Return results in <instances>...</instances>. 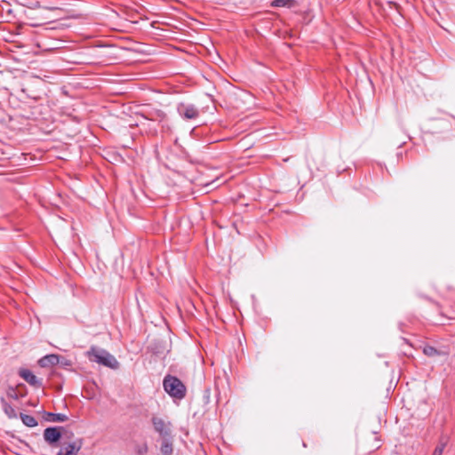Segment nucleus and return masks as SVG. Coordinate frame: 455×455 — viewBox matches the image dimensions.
Masks as SVG:
<instances>
[{
    "mask_svg": "<svg viewBox=\"0 0 455 455\" xmlns=\"http://www.w3.org/2000/svg\"><path fill=\"white\" fill-rule=\"evenodd\" d=\"M86 355L90 361L111 369H117L119 366V363L115 356L105 349L92 347L90 350L86 352Z\"/></svg>",
    "mask_w": 455,
    "mask_h": 455,
    "instance_id": "nucleus-1",
    "label": "nucleus"
},
{
    "mask_svg": "<svg viewBox=\"0 0 455 455\" xmlns=\"http://www.w3.org/2000/svg\"><path fill=\"white\" fill-rule=\"evenodd\" d=\"M163 385L166 393L174 398L182 399L186 395V387L177 377L166 376Z\"/></svg>",
    "mask_w": 455,
    "mask_h": 455,
    "instance_id": "nucleus-2",
    "label": "nucleus"
},
{
    "mask_svg": "<svg viewBox=\"0 0 455 455\" xmlns=\"http://www.w3.org/2000/svg\"><path fill=\"white\" fill-rule=\"evenodd\" d=\"M142 120L140 121L139 125L144 127L147 132L151 134L156 133V129L155 127H151V122H159L161 123L166 118L165 113L161 109H154L148 113V117L141 116Z\"/></svg>",
    "mask_w": 455,
    "mask_h": 455,
    "instance_id": "nucleus-3",
    "label": "nucleus"
},
{
    "mask_svg": "<svg viewBox=\"0 0 455 455\" xmlns=\"http://www.w3.org/2000/svg\"><path fill=\"white\" fill-rule=\"evenodd\" d=\"M152 424L156 432L159 434L162 438L170 437L172 435V423L170 421H165L162 418L153 417Z\"/></svg>",
    "mask_w": 455,
    "mask_h": 455,
    "instance_id": "nucleus-4",
    "label": "nucleus"
},
{
    "mask_svg": "<svg viewBox=\"0 0 455 455\" xmlns=\"http://www.w3.org/2000/svg\"><path fill=\"white\" fill-rule=\"evenodd\" d=\"M178 113L185 119L192 120L199 116V110L194 105L180 103L178 106Z\"/></svg>",
    "mask_w": 455,
    "mask_h": 455,
    "instance_id": "nucleus-5",
    "label": "nucleus"
},
{
    "mask_svg": "<svg viewBox=\"0 0 455 455\" xmlns=\"http://www.w3.org/2000/svg\"><path fill=\"white\" fill-rule=\"evenodd\" d=\"M19 375L34 387H40L42 386V381L28 369H20Z\"/></svg>",
    "mask_w": 455,
    "mask_h": 455,
    "instance_id": "nucleus-6",
    "label": "nucleus"
},
{
    "mask_svg": "<svg viewBox=\"0 0 455 455\" xmlns=\"http://www.w3.org/2000/svg\"><path fill=\"white\" fill-rule=\"evenodd\" d=\"M61 436L60 431L59 427H47L44 431V438L50 444H53L57 443Z\"/></svg>",
    "mask_w": 455,
    "mask_h": 455,
    "instance_id": "nucleus-7",
    "label": "nucleus"
},
{
    "mask_svg": "<svg viewBox=\"0 0 455 455\" xmlns=\"http://www.w3.org/2000/svg\"><path fill=\"white\" fill-rule=\"evenodd\" d=\"M80 449L81 443H70L68 445L63 446L58 452V455H77Z\"/></svg>",
    "mask_w": 455,
    "mask_h": 455,
    "instance_id": "nucleus-8",
    "label": "nucleus"
},
{
    "mask_svg": "<svg viewBox=\"0 0 455 455\" xmlns=\"http://www.w3.org/2000/svg\"><path fill=\"white\" fill-rule=\"evenodd\" d=\"M59 362H60L59 355L52 354V355H44V357H42L39 360V364L41 367H48L51 365H56L59 363Z\"/></svg>",
    "mask_w": 455,
    "mask_h": 455,
    "instance_id": "nucleus-9",
    "label": "nucleus"
},
{
    "mask_svg": "<svg viewBox=\"0 0 455 455\" xmlns=\"http://www.w3.org/2000/svg\"><path fill=\"white\" fill-rule=\"evenodd\" d=\"M161 452L163 455H171L172 453V435L170 437L162 438Z\"/></svg>",
    "mask_w": 455,
    "mask_h": 455,
    "instance_id": "nucleus-10",
    "label": "nucleus"
},
{
    "mask_svg": "<svg viewBox=\"0 0 455 455\" xmlns=\"http://www.w3.org/2000/svg\"><path fill=\"white\" fill-rule=\"evenodd\" d=\"M296 5L295 0H274L271 3L273 7H287L291 8Z\"/></svg>",
    "mask_w": 455,
    "mask_h": 455,
    "instance_id": "nucleus-11",
    "label": "nucleus"
},
{
    "mask_svg": "<svg viewBox=\"0 0 455 455\" xmlns=\"http://www.w3.org/2000/svg\"><path fill=\"white\" fill-rule=\"evenodd\" d=\"M20 419H21V421L22 423L27 426V427H36L38 422L37 420L35 419V417L31 416V415H28V414H23L21 413L20 414Z\"/></svg>",
    "mask_w": 455,
    "mask_h": 455,
    "instance_id": "nucleus-12",
    "label": "nucleus"
},
{
    "mask_svg": "<svg viewBox=\"0 0 455 455\" xmlns=\"http://www.w3.org/2000/svg\"><path fill=\"white\" fill-rule=\"evenodd\" d=\"M3 411L10 419H14L17 417V412L14 407H12L10 403L5 401H3Z\"/></svg>",
    "mask_w": 455,
    "mask_h": 455,
    "instance_id": "nucleus-13",
    "label": "nucleus"
},
{
    "mask_svg": "<svg viewBox=\"0 0 455 455\" xmlns=\"http://www.w3.org/2000/svg\"><path fill=\"white\" fill-rule=\"evenodd\" d=\"M50 417L54 422H65L68 419L67 415L62 413H50Z\"/></svg>",
    "mask_w": 455,
    "mask_h": 455,
    "instance_id": "nucleus-14",
    "label": "nucleus"
},
{
    "mask_svg": "<svg viewBox=\"0 0 455 455\" xmlns=\"http://www.w3.org/2000/svg\"><path fill=\"white\" fill-rule=\"evenodd\" d=\"M445 447V443H440L433 451L432 455H443V450Z\"/></svg>",
    "mask_w": 455,
    "mask_h": 455,
    "instance_id": "nucleus-15",
    "label": "nucleus"
},
{
    "mask_svg": "<svg viewBox=\"0 0 455 455\" xmlns=\"http://www.w3.org/2000/svg\"><path fill=\"white\" fill-rule=\"evenodd\" d=\"M424 353H425L426 355H433L437 354V351H436V349H435V348L429 347H426V348L424 349Z\"/></svg>",
    "mask_w": 455,
    "mask_h": 455,
    "instance_id": "nucleus-16",
    "label": "nucleus"
}]
</instances>
